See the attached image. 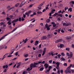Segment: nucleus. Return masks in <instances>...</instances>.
Returning <instances> with one entry per match:
<instances>
[{"mask_svg":"<svg viewBox=\"0 0 74 74\" xmlns=\"http://www.w3.org/2000/svg\"><path fill=\"white\" fill-rule=\"evenodd\" d=\"M38 64V63L34 62V64L32 63L30 65V69H29V71H30L31 70L33 69V67H37V66L36 65H37Z\"/></svg>","mask_w":74,"mask_h":74,"instance_id":"obj_1","label":"nucleus"},{"mask_svg":"<svg viewBox=\"0 0 74 74\" xmlns=\"http://www.w3.org/2000/svg\"><path fill=\"white\" fill-rule=\"evenodd\" d=\"M66 55L68 56H70V54L69 53H66Z\"/></svg>","mask_w":74,"mask_h":74,"instance_id":"obj_54","label":"nucleus"},{"mask_svg":"<svg viewBox=\"0 0 74 74\" xmlns=\"http://www.w3.org/2000/svg\"><path fill=\"white\" fill-rule=\"evenodd\" d=\"M20 5V3H17L15 5V7H18V6H19V5Z\"/></svg>","mask_w":74,"mask_h":74,"instance_id":"obj_21","label":"nucleus"},{"mask_svg":"<svg viewBox=\"0 0 74 74\" xmlns=\"http://www.w3.org/2000/svg\"><path fill=\"white\" fill-rule=\"evenodd\" d=\"M44 4V2H43L42 3L40 4L38 8L39 10H41L42 9V6Z\"/></svg>","mask_w":74,"mask_h":74,"instance_id":"obj_4","label":"nucleus"},{"mask_svg":"<svg viewBox=\"0 0 74 74\" xmlns=\"http://www.w3.org/2000/svg\"><path fill=\"white\" fill-rule=\"evenodd\" d=\"M66 69L67 71H68V73H71V70H70V68H68Z\"/></svg>","mask_w":74,"mask_h":74,"instance_id":"obj_11","label":"nucleus"},{"mask_svg":"<svg viewBox=\"0 0 74 74\" xmlns=\"http://www.w3.org/2000/svg\"><path fill=\"white\" fill-rule=\"evenodd\" d=\"M73 66V64H70V66L68 67V68H69L70 69L71 67V66Z\"/></svg>","mask_w":74,"mask_h":74,"instance_id":"obj_39","label":"nucleus"},{"mask_svg":"<svg viewBox=\"0 0 74 74\" xmlns=\"http://www.w3.org/2000/svg\"><path fill=\"white\" fill-rule=\"evenodd\" d=\"M67 9H68V7H66L65 8V11H66Z\"/></svg>","mask_w":74,"mask_h":74,"instance_id":"obj_59","label":"nucleus"},{"mask_svg":"<svg viewBox=\"0 0 74 74\" xmlns=\"http://www.w3.org/2000/svg\"><path fill=\"white\" fill-rule=\"evenodd\" d=\"M64 66H67V64L66 63H65L64 64Z\"/></svg>","mask_w":74,"mask_h":74,"instance_id":"obj_52","label":"nucleus"},{"mask_svg":"<svg viewBox=\"0 0 74 74\" xmlns=\"http://www.w3.org/2000/svg\"><path fill=\"white\" fill-rule=\"evenodd\" d=\"M7 20H10V18L8 17H7L6 18Z\"/></svg>","mask_w":74,"mask_h":74,"instance_id":"obj_64","label":"nucleus"},{"mask_svg":"<svg viewBox=\"0 0 74 74\" xmlns=\"http://www.w3.org/2000/svg\"><path fill=\"white\" fill-rule=\"evenodd\" d=\"M49 62L50 63H51L52 62V60H51L49 61Z\"/></svg>","mask_w":74,"mask_h":74,"instance_id":"obj_60","label":"nucleus"},{"mask_svg":"<svg viewBox=\"0 0 74 74\" xmlns=\"http://www.w3.org/2000/svg\"><path fill=\"white\" fill-rule=\"evenodd\" d=\"M18 51L16 52L15 54V55H16V56H17V55H18Z\"/></svg>","mask_w":74,"mask_h":74,"instance_id":"obj_56","label":"nucleus"},{"mask_svg":"<svg viewBox=\"0 0 74 74\" xmlns=\"http://www.w3.org/2000/svg\"><path fill=\"white\" fill-rule=\"evenodd\" d=\"M37 13L38 14H40V15H41V14H42V12H41L38 11Z\"/></svg>","mask_w":74,"mask_h":74,"instance_id":"obj_26","label":"nucleus"},{"mask_svg":"<svg viewBox=\"0 0 74 74\" xmlns=\"http://www.w3.org/2000/svg\"><path fill=\"white\" fill-rule=\"evenodd\" d=\"M28 39H27V38H26L25 40H24V43H25L27 41Z\"/></svg>","mask_w":74,"mask_h":74,"instance_id":"obj_29","label":"nucleus"},{"mask_svg":"<svg viewBox=\"0 0 74 74\" xmlns=\"http://www.w3.org/2000/svg\"><path fill=\"white\" fill-rule=\"evenodd\" d=\"M45 27H49L50 26H52V25H48V24H47L45 25Z\"/></svg>","mask_w":74,"mask_h":74,"instance_id":"obj_16","label":"nucleus"},{"mask_svg":"<svg viewBox=\"0 0 74 74\" xmlns=\"http://www.w3.org/2000/svg\"><path fill=\"white\" fill-rule=\"evenodd\" d=\"M58 16H60L61 17H63V16H63V15L62 14H60L59 15H58Z\"/></svg>","mask_w":74,"mask_h":74,"instance_id":"obj_44","label":"nucleus"},{"mask_svg":"<svg viewBox=\"0 0 74 74\" xmlns=\"http://www.w3.org/2000/svg\"><path fill=\"white\" fill-rule=\"evenodd\" d=\"M41 54H39V55H38V57L39 58H41Z\"/></svg>","mask_w":74,"mask_h":74,"instance_id":"obj_43","label":"nucleus"},{"mask_svg":"<svg viewBox=\"0 0 74 74\" xmlns=\"http://www.w3.org/2000/svg\"><path fill=\"white\" fill-rule=\"evenodd\" d=\"M57 73L58 74H60V71L59 70H58Z\"/></svg>","mask_w":74,"mask_h":74,"instance_id":"obj_62","label":"nucleus"},{"mask_svg":"<svg viewBox=\"0 0 74 74\" xmlns=\"http://www.w3.org/2000/svg\"><path fill=\"white\" fill-rule=\"evenodd\" d=\"M63 47H64V45L62 44H60V47L61 48H63Z\"/></svg>","mask_w":74,"mask_h":74,"instance_id":"obj_27","label":"nucleus"},{"mask_svg":"<svg viewBox=\"0 0 74 74\" xmlns=\"http://www.w3.org/2000/svg\"><path fill=\"white\" fill-rule=\"evenodd\" d=\"M23 17L24 18H26V14H23Z\"/></svg>","mask_w":74,"mask_h":74,"instance_id":"obj_49","label":"nucleus"},{"mask_svg":"<svg viewBox=\"0 0 74 74\" xmlns=\"http://www.w3.org/2000/svg\"><path fill=\"white\" fill-rule=\"evenodd\" d=\"M32 12V11H31V10L29 11L28 12H26L25 13V15H27V16L28 17H29V16H30V15H29Z\"/></svg>","mask_w":74,"mask_h":74,"instance_id":"obj_3","label":"nucleus"},{"mask_svg":"<svg viewBox=\"0 0 74 74\" xmlns=\"http://www.w3.org/2000/svg\"><path fill=\"white\" fill-rule=\"evenodd\" d=\"M44 67H42L40 68L39 70L40 71H42L44 70Z\"/></svg>","mask_w":74,"mask_h":74,"instance_id":"obj_25","label":"nucleus"},{"mask_svg":"<svg viewBox=\"0 0 74 74\" xmlns=\"http://www.w3.org/2000/svg\"><path fill=\"white\" fill-rule=\"evenodd\" d=\"M62 39H60L58 40H56L55 42L56 43H58V42H62Z\"/></svg>","mask_w":74,"mask_h":74,"instance_id":"obj_5","label":"nucleus"},{"mask_svg":"<svg viewBox=\"0 0 74 74\" xmlns=\"http://www.w3.org/2000/svg\"><path fill=\"white\" fill-rule=\"evenodd\" d=\"M68 11H70V12H72V8H70L68 10Z\"/></svg>","mask_w":74,"mask_h":74,"instance_id":"obj_20","label":"nucleus"},{"mask_svg":"<svg viewBox=\"0 0 74 74\" xmlns=\"http://www.w3.org/2000/svg\"><path fill=\"white\" fill-rule=\"evenodd\" d=\"M66 51H70V48H66Z\"/></svg>","mask_w":74,"mask_h":74,"instance_id":"obj_31","label":"nucleus"},{"mask_svg":"<svg viewBox=\"0 0 74 74\" xmlns=\"http://www.w3.org/2000/svg\"><path fill=\"white\" fill-rule=\"evenodd\" d=\"M26 3V1H23L21 3L20 5L19 6V7H22Z\"/></svg>","mask_w":74,"mask_h":74,"instance_id":"obj_2","label":"nucleus"},{"mask_svg":"<svg viewBox=\"0 0 74 74\" xmlns=\"http://www.w3.org/2000/svg\"><path fill=\"white\" fill-rule=\"evenodd\" d=\"M29 27H30V28L32 27H33V25H32V24H30V25H29Z\"/></svg>","mask_w":74,"mask_h":74,"instance_id":"obj_47","label":"nucleus"},{"mask_svg":"<svg viewBox=\"0 0 74 74\" xmlns=\"http://www.w3.org/2000/svg\"><path fill=\"white\" fill-rule=\"evenodd\" d=\"M73 53L72 52H71L70 53V55H69L70 57H68L69 58H69H70V59H71V58L73 57Z\"/></svg>","mask_w":74,"mask_h":74,"instance_id":"obj_9","label":"nucleus"},{"mask_svg":"<svg viewBox=\"0 0 74 74\" xmlns=\"http://www.w3.org/2000/svg\"><path fill=\"white\" fill-rule=\"evenodd\" d=\"M61 60H63L64 61V60H65V59H64V58H61Z\"/></svg>","mask_w":74,"mask_h":74,"instance_id":"obj_45","label":"nucleus"},{"mask_svg":"<svg viewBox=\"0 0 74 74\" xmlns=\"http://www.w3.org/2000/svg\"><path fill=\"white\" fill-rule=\"evenodd\" d=\"M21 62H20L18 63V65L17 66V68H19V67L21 66Z\"/></svg>","mask_w":74,"mask_h":74,"instance_id":"obj_15","label":"nucleus"},{"mask_svg":"<svg viewBox=\"0 0 74 74\" xmlns=\"http://www.w3.org/2000/svg\"><path fill=\"white\" fill-rule=\"evenodd\" d=\"M71 37H67L66 38V39L67 40H70V39H71Z\"/></svg>","mask_w":74,"mask_h":74,"instance_id":"obj_32","label":"nucleus"},{"mask_svg":"<svg viewBox=\"0 0 74 74\" xmlns=\"http://www.w3.org/2000/svg\"><path fill=\"white\" fill-rule=\"evenodd\" d=\"M18 19L17 18L16 19H15L14 20L12 21L11 22V23H13L15 22H18Z\"/></svg>","mask_w":74,"mask_h":74,"instance_id":"obj_12","label":"nucleus"},{"mask_svg":"<svg viewBox=\"0 0 74 74\" xmlns=\"http://www.w3.org/2000/svg\"><path fill=\"white\" fill-rule=\"evenodd\" d=\"M14 49H12L11 51V52L10 54V55H11L12 54V53H14Z\"/></svg>","mask_w":74,"mask_h":74,"instance_id":"obj_19","label":"nucleus"},{"mask_svg":"<svg viewBox=\"0 0 74 74\" xmlns=\"http://www.w3.org/2000/svg\"><path fill=\"white\" fill-rule=\"evenodd\" d=\"M18 21L21 22V18L20 17V18H19Z\"/></svg>","mask_w":74,"mask_h":74,"instance_id":"obj_46","label":"nucleus"},{"mask_svg":"<svg viewBox=\"0 0 74 74\" xmlns=\"http://www.w3.org/2000/svg\"><path fill=\"white\" fill-rule=\"evenodd\" d=\"M70 4L71 5L72 7H73V5H74V1H70L69 2Z\"/></svg>","mask_w":74,"mask_h":74,"instance_id":"obj_7","label":"nucleus"},{"mask_svg":"<svg viewBox=\"0 0 74 74\" xmlns=\"http://www.w3.org/2000/svg\"><path fill=\"white\" fill-rule=\"evenodd\" d=\"M47 37L48 38H51V35L49 34H48L47 35Z\"/></svg>","mask_w":74,"mask_h":74,"instance_id":"obj_42","label":"nucleus"},{"mask_svg":"<svg viewBox=\"0 0 74 74\" xmlns=\"http://www.w3.org/2000/svg\"><path fill=\"white\" fill-rule=\"evenodd\" d=\"M45 52H46V50H44L43 51V53L45 54Z\"/></svg>","mask_w":74,"mask_h":74,"instance_id":"obj_61","label":"nucleus"},{"mask_svg":"<svg viewBox=\"0 0 74 74\" xmlns=\"http://www.w3.org/2000/svg\"><path fill=\"white\" fill-rule=\"evenodd\" d=\"M3 69H5V68L6 69H7V68H8V65H4L3 66Z\"/></svg>","mask_w":74,"mask_h":74,"instance_id":"obj_17","label":"nucleus"},{"mask_svg":"<svg viewBox=\"0 0 74 74\" xmlns=\"http://www.w3.org/2000/svg\"><path fill=\"white\" fill-rule=\"evenodd\" d=\"M49 55H52V56H53L54 55V54H53V53H49Z\"/></svg>","mask_w":74,"mask_h":74,"instance_id":"obj_37","label":"nucleus"},{"mask_svg":"<svg viewBox=\"0 0 74 74\" xmlns=\"http://www.w3.org/2000/svg\"><path fill=\"white\" fill-rule=\"evenodd\" d=\"M0 24L1 25H4V23L3 22H1L0 23Z\"/></svg>","mask_w":74,"mask_h":74,"instance_id":"obj_57","label":"nucleus"},{"mask_svg":"<svg viewBox=\"0 0 74 74\" xmlns=\"http://www.w3.org/2000/svg\"><path fill=\"white\" fill-rule=\"evenodd\" d=\"M24 56L25 57H27L28 56V54H26L24 55Z\"/></svg>","mask_w":74,"mask_h":74,"instance_id":"obj_51","label":"nucleus"},{"mask_svg":"<svg viewBox=\"0 0 74 74\" xmlns=\"http://www.w3.org/2000/svg\"><path fill=\"white\" fill-rule=\"evenodd\" d=\"M59 6H60V7H62V6H63V4H60L59 5Z\"/></svg>","mask_w":74,"mask_h":74,"instance_id":"obj_58","label":"nucleus"},{"mask_svg":"<svg viewBox=\"0 0 74 74\" xmlns=\"http://www.w3.org/2000/svg\"><path fill=\"white\" fill-rule=\"evenodd\" d=\"M63 25L64 26H66V23H63Z\"/></svg>","mask_w":74,"mask_h":74,"instance_id":"obj_38","label":"nucleus"},{"mask_svg":"<svg viewBox=\"0 0 74 74\" xmlns=\"http://www.w3.org/2000/svg\"><path fill=\"white\" fill-rule=\"evenodd\" d=\"M44 66H45V69H47V68L49 67V65L47 63H45L44 65Z\"/></svg>","mask_w":74,"mask_h":74,"instance_id":"obj_8","label":"nucleus"},{"mask_svg":"<svg viewBox=\"0 0 74 74\" xmlns=\"http://www.w3.org/2000/svg\"><path fill=\"white\" fill-rule=\"evenodd\" d=\"M58 15V13H56L55 14H54L53 15V16H56L57 15Z\"/></svg>","mask_w":74,"mask_h":74,"instance_id":"obj_33","label":"nucleus"},{"mask_svg":"<svg viewBox=\"0 0 74 74\" xmlns=\"http://www.w3.org/2000/svg\"><path fill=\"white\" fill-rule=\"evenodd\" d=\"M14 7H12V8H10L9 9H8V11H10V10H11V9H12V8H14Z\"/></svg>","mask_w":74,"mask_h":74,"instance_id":"obj_40","label":"nucleus"},{"mask_svg":"<svg viewBox=\"0 0 74 74\" xmlns=\"http://www.w3.org/2000/svg\"><path fill=\"white\" fill-rule=\"evenodd\" d=\"M61 32L62 33H64V31L62 29H61Z\"/></svg>","mask_w":74,"mask_h":74,"instance_id":"obj_48","label":"nucleus"},{"mask_svg":"<svg viewBox=\"0 0 74 74\" xmlns=\"http://www.w3.org/2000/svg\"><path fill=\"white\" fill-rule=\"evenodd\" d=\"M61 55H62V56H65V54H64V53H61Z\"/></svg>","mask_w":74,"mask_h":74,"instance_id":"obj_41","label":"nucleus"},{"mask_svg":"<svg viewBox=\"0 0 74 74\" xmlns=\"http://www.w3.org/2000/svg\"><path fill=\"white\" fill-rule=\"evenodd\" d=\"M72 48H74V44H72Z\"/></svg>","mask_w":74,"mask_h":74,"instance_id":"obj_63","label":"nucleus"},{"mask_svg":"<svg viewBox=\"0 0 74 74\" xmlns=\"http://www.w3.org/2000/svg\"><path fill=\"white\" fill-rule=\"evenodd\" d=\"M51 68H52V66H49L48 67L49 69L46 71L45 73H47V72H49V71H50Z\"/></svg>","mask_w":74,"mask_h":74,"instance_id":"obj_6","label":"nucleus"},{"mask_svg":"<svg viewBox=\"0 0 74 74\" xmlns=\"http://www.w3.org/2000/svg\"><path fill=\"white\" fill-rule=\"evenodd\" d=\"M56 64H57V66H59L60 65V63L59 62H57L56 63Z\"/></svg>","mask_w":74,"mask_h":74,"instance_id":"obj_22","label":"nucleus"},{"mask_svg":"<svg viewBox=\"0 0 74 74\" xmlns=\"http://www.w3.org/2000/svg\"><path fill=\"white\" fill-rule=\"evenodd\" d=\"M56 68L58 70H59V66H57L56 67Z\"/></svg>","mask_w":74,"mask_h":74,"instance_id":"obj_34","label":"nucleus"},{"mask_svg":"<svg viewBox=\"0 0 74 74\" xmlns=\"http://www.w3.org/2000/svg\"><path fill=\"white\" fill-rule=\"evenodd\" d=\"M32 6H33V4H31L29 5V8H31V7H32Z\"/></svg>","mask_w":74,"mask_h":74,"instance_id":"obj_50","label":"nucleus"},{"mask_svg":"<svg viewBox=\"0 0 74 74\" xmlns=\"http://www.w3.org/2000/svg\"><path fill=\"white\" fill-rule=\"evenodd\" d=\"M39 42L38 41H36L35 42L34 45L36 46V45H37L38 44Z\"/></svg>","mask_w":74,"mask_h":74,"instance_id":"obj_14","label":"nucleus"},{"mask_svg":"<svg viewBox=\"0 0 74 74\" xmlns=\"http://www.w3.org/2000/svg\"><path fill=\"white\" fill-rule=\"evenodd\" d=\"M18 29V27H16L14 29H13L12 31V32H14V31H15V30H16V29Z\"/></svg>","mask_w":74,"mask_h":74,"instance_id":"obj_30","label":"nucleus"},{"mask_svg":"<svg viewBox=\"0 0 74 74\" xmlns=\"http://www.w3.org/2000/svg\"><path fill=\"white\" fill-rule=\"evenodd\" d=\"M4 48V46L3 45H1L0 46V49H3V48Z\"/></svg>","mask_w":74,"mask_h":74,"instance_id":"obj_23","label":"nucleus"},{"mask_svg":"<svg viewBox=\"0 0 74 74\" xmlns=\"http://www.w3.org/2000/svg\"><path fill=\"white\" fill-rule=\"evenodd\" d=\"M21 20L22 21H25V19L23 18V17H22L21 18Z\"/></svg>","mask_w":74,"mask_h":74,"instance_id":"obj_53","label":"nucleus"},{"mask_svg":"<svg viewBox=\"0 0 74 74\" xmlns=\"http://www.w3.org/2000/svg\"><path fill=\"white\" fill-rule=\"evenodd\" d=\"M47 37H46V36H43L42 37V38L41 39L42 40H45V39H47Z\"/></svg>","mask_w":74,"mask_h":74,"instance_id":"obj_18","label":"nucleus"},{"mask_svg":"<svg viewBox=\"0 0 74 74\" xmlns=\"http://www.w3.org/2000/svg\"><path fill=\"white\" fill-rule=\"evenodd\" d=\"M46 21H47V23H49V22H50L51 21L49 19H47Z\"/></svg>","mask_w":74,"mask_h":74,"instance_id":"obj_28","label":"nucleus"},{"mask_svg":"<svg viewBox=\"0 0 74 74\" xmlns=\"http://www.w3.org/2000/svg\"><path fill=\"white\" fill-rule=\"evenodd\" d=\"M7 24H8V25H11V22H8Z\"/></svg>","mask_w":74,"mask_h":74,"instance_id":"obj_36","label":"nucleus"},{"mask_svg":"<svg viewBox=\"0 0 74 74\" xmlns=\"http://www.w3.org/2000/svg\"><path fill=\"white\" fill-rule=\"evenodd\" d=\"M38 52H39L38 53H41L42 52V50L41 49H40L38 51Z\"/></svg>","mask_w":74,"mask_h":74,"instance_id":"obj_35","label":"nucleus"},{"mask_svg":"<svg viewBox=\"0 0 74 74\" xmlns=\"http://www.w3.org/2000/svg\"><path fill=\"white\" fill-rule=\"evenodd\" d=\"M69 25H71V23H66V26H69Z\"/></svg>","mask_w":74,"mask_h":74,"instance_id":"obj_24","label":"nucleus"},{"mask_svg":"<svg viewBox=\"0 0 74 74\" xmlns=\"http://www.w3.org/2000/svg\"><path fill=\"white\" fill-rule=\"evenodd\" d=\"M51 24L52 25H53V27H55V26H56V24H55V23L54 22H52L51 23Z\"/></svg>","mask_w":74,"mask_h":74,"instance_id":"obj_13","label":"nucleus"},{"mask_svg":"<svg viewBox=\"0 0 74 74\" xmlns=\"http://www.w3.org/2000/svg\"><path fill=\"white\" fill-rule=\"evenodd\" d=\"M64 72L66 74H67V73H68V72L67 71V69H66V71H64Z\"/></svg>","mask_w":74,"mask_h":74,"instance_id":"obj_55","label":"nucleus"},{"mask_svg":"<svg viewBox=\"0 0 74 74\" xmlns=\"http://www.w3.org/2000/svg\"><path fill=\"white\" fill-rule=\"evenodd\" d=\"M8 34H6L5 35L3 36L0 39V41L1 40H3V39H4V37H6V36H8Z\"/></svg>","mask_w":74,"mask_h":74,"instance_id":"obj_10","label":"nucleus"}]
</instances>
